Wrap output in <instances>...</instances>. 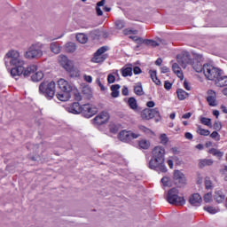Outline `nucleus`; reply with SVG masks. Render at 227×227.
<instances>
[{"instance_id":"nucleus-5","label":"nucleus","mask_w":227,"mask_h":227,"mask_svg":"<svg viewBox=\"0 0 227 227\" xmlns=\"http://www.w3.org/2000/svg\"><path fill=\"white\" fill-rule=\"evenodd\" d=\"M168 201L170 205H176V207H182L185 205V199L178 196V191L176 188H172L168 193Z\"/></svg>"},{"instance_id":"nucleus-47","label":"nucleus","mask_w":227,"mask_h":227,"mask_svg":"<svg viewBox=\"0 0 227 227\" xmlns=\"http://www.w3.org/2000/svg\"><path fill=\"white\" fill-rule=\"evenodd\" d=\"M129 38H131V40H133L134 42H136L137 43H144L145 39L138 37L137 35H134V36H129Z\"/></svg>"},{"instance_id":"nucleus-15","label":"nucleus","mask_w":227,"mask_h":227,"mask_svg":"<svg viewBox=\"0 0 227 227\" xmlns=\"http://www.w3.org/2000/svg\"><path fill=\"white\" fill-rule=\"evenodd\" d=\"M174 180H175L176 185H178V187H182L183 185H185V182H186L185 176L180 170H176L174 172Z\"/></svg>"},{"instance_id":"nucleus-35","label":"nucleus","mask_w":227,"mask_h":227,"mask_svg":"<svg viewBox=\"0 0 227 227\" xmlns=\"http://www.w3.org/2000/svg\"><path fill=\"white\" fill-rule=\"evenodd\" d=\"M118 90H120V85L119 84H115V85L111 86L112 97H114V98H116L119 97L120 91Z\"/></svg>"},{"instance_id":"nucleus-43","label":"nucleus","mask_w":227,"mask_h":227,"mask_svg":"<svg viewBox=\"0 0 227 227\" xmlns=\"http://www.w3.org/2000/svg\"><path fill=\"white\" fill-rule=\"evenodd\" d=\"M160 145H168V142L169 141V138H168V135H166L165 133L160 135Z\"/></svg>"},{"instance_id":"nucleus-25","label":"nucleus","mask_w":227,"mask_h":227,"mask_svg":"<svg viewBox=\"0 0 227 227\" xmlns=\"http://www.w3.org/2000/svg\"><path fill=\"white\" fill-rule=\"evenodd\" d=\"M58 100L60 102H67L70 100V92H60L57 94Z\"/></svg>"},{"instance_id":"nucleus-9","label":"nucleus","mask_w":227,"mask_h":227,"mask_svg":"<svg viewBox=\"0 0 227 227\" xmlns=\"http://www.w3.org/2000/svg\"><path fill=\"white\" fill-rule=\"evenodd\" d=\"M139 133H134L132 131L122 130L119 133V139L124 143H129L132 139H137L139 137Z\"/></svg>"},{"instance_id":"nucleus-48","label":"nucleus","mask_w":227,"mask_h":227,"mask_svg":"<svg viewBox=\"0 0 227 227\" xmlns=\"http://www.w3.org/2000/svg\"><path fill=\"white\" fill-rule=\"evenodd\" d=\"M115 27H117L118 29H123V27H125V22L123 20H116Z\"/></svg>"},{"instance_id":"nucleus-17","label":"nucleus","mask_w":227,"mask_h":227,"mask_svg":"<svg viewBox=\"0 0 227 227\" xmlns=\"http://www.w3.org/2000/svg\"><path fill=\"white\" fill-rule=\"evenodd\" d=\"M67 112L72 114H81L82 113V106L79 102H74L68 106H67Z\"/></svg>"},{"instance_id":"nucleus-38","label":"nucleus","mask_w":227,"mask_h":227,"mask_svg":"<svg viewBox=\"0 0 227 227\" xmlns=\"http://www.w3.org/2000/svg\"><path fill=\"white\" fill-rule=\"evenodd\" d=\"M76 40L80 43H86V42H88V36L84 34H77Z\"/></svg>"},{"instance_id":"nucleus-22","label":"nucleus","mask_w":227,"mask_h":227,"mask_svg":"<svg viewBox=\"0 0 227 227\" xmlns=\"http://www.w3.org/2000/svg\"><path fill=\"white\" fill-rule=\"evenodd\" d=\"M140 132H143L147 137H155V132H153L150 128L146 126L140 125L138 126Z\"/></svg>"},{"instance_id":"nucleus-6","label":"nucleus","mask_w":227,"mask_h":227,"mask_svg":"<svg viewBox=\"0 0 227 227\" xmlns=\"http://www.w3.org/2000/svg\"><path fill=\"white\" fill-rule=\"evenodd\" d=\"M222 70L210 65V64H205L204 65V75L206 79L208 81H215L216 77L219 75L220 72Z\"/></svg>"},{"instance_id":"nucleus-20","label":"nucleus","mask_w":227,"mask_h":227,"mask_svg":"<svg viewBox=\"0 0 227 227\" xmlns=\"http://www.w3.org/2000/svg\"><path fill=\"white\" fill-rule=\"evenodd\" d=\"M192 65L195 72H197L198 74L205 72V65L201 64V62L198 61V59H193Z\"/></svg>"},{"instance_id":"nucleus-30","label":"nucleus","mask_w":227,"mask_h":227,"mask_svg":"<svg viewBox=\"0 0 227 227\" xmlns=\"http://www.w3.org/2000/svg\"><path fill=\"white\" fill-rule=\"evenodd\" d=\"M178 100H185L187 97H189V93H187L184 89H178L176 90Z\"/></svg>"},{"instance_id":"nucleus-61","label":"nucleus","mask_w":227,"mask_h":227,"mask_svg":"<svg viewBox=\"0 0 227 227\" xmlns=\"http://www.w3.org/2000/svg\"><path fill=\"white\" fill-rule=\"evenodd\" d=\"M191 116H192V113H186L184 114H183L182 118L184 120H189V118H191Z\"/></svg>"},{"instance_id":"nucleus-34","label":"nucleus","mask_w":227,"mask_h":227,"mask_svg":"<svg viewBox=\"0 0 227 227\" xmlns=\"http://www.w3.org/2000/svg\"><path fill=\"white\" fill-rule=\"evenodd\" d=\"M104 4H106V0H101L100 2L97 3L96 12L98 17H102V15H104L102 9H100V6H104Z\"/></svg>"},{"instance_id":"nucleus-3","label":"nucleus","mask_w":227,"mask_h":227,"mask_svg":"<svg viewBox=\"0 0 227 227\" xmlns=\"http://www.w3.org/2000/svg\"><path fill=\"white\" fill-rule=\"evenodd\" d=\"M45 45L42 43H35L31 44L28 50L25 52L24 57L27 59H40L43 56V49Z\"/></svg>"},{"instance_id":"nucleus-23","label":"nucleus","mask_w":227,"mask_h":227,"mask_svg":"<svg viewBox=\"0 0 227 227\" xmlns=\"http://www.w3.org/2000/svg\"><path fill=\"white\" fill-rule=\"evenodd\" d=\"M226 198V195L223 192V191L218 190L215 192L214 200L216 203H223Z\"/></svg>"},{"instance_id":"nucleus-52","label":"nucleus","mask_w":227,"mask_h":227,"mask_svg":"<svg viewBox=\"0 0 227 227\" xmlns=\"http://www.w3.org/2000/svg\"><path fill=\"white\" fill-rule=\"evenodd\" d=\"M83 80L85 81V82H89L90 84L93 82V77H91V75L84 74Z\"/></svg>"},{"instance_id":"nucleus-53","label":"nucleus","mask_w":227,"mask_h":227,"mask_svg":"<svg viewBox=\"0 0 227 227\" xmlns=\"http://www.w3.org/2000/svg\"><path fill=\"white\" fill-rule=\"evenodd\" d=\"M96 83L99 86L101 91H106V87L102 84V82H100V78L96 79Z\"/></svg>"},{"instance_id":"nucleus-33","label":"nucleus","mask_w":227,"mask_h":227,"mask_svg":"<svg viewBox=\"0 0 227 227\" xmlns=\"http://www.w3.org/2000/svg\"><path fill=\"white\" fill-rule=\"evenodd\" d=\"M134 91L136 95H138L139 97H141V95H145V91H143V85L141 84V82L136 83L134 87Z\"/></svg>"},{"instance_id":"nucleus-41","label":"nucleus","mask_w":227,"mask_h":227,"mask_svg":"<svg viewBox=\"0 0 227 227\" xmlns=\"http://www.w3.org/2000/svg\"><path fill=\"white\" fill-rule=\"evenodd\" d=\"M144 43L145 45H149L150 47H159V45H160V43H159L157 41L150 39L144 40Z\"/></svg>"},{"instance_id":"nucleus-39","label":"nucleus","mask_w":227,"mask_h":227,"mask_svg":"<svg viewBox=\"0 0 227 227\" xmlns=\"http://www.w3.org/2000/svg\"><path fill=\"white\" fill-rule=\"evenodd\" d=\"M138 145L143 150H148L150 148V141L146 139L140 140Z\"/></svg>"},{"instance_id":"nucleus-57","label":"nucleus","mask_w":227,"mask_h":227,"mask_svg":"<svg viewBox=\"0 0 227 227\" xmlns=\"http://www.w3.org/2000/svg\"><path fill=\"white\" fill-rule=\"evenodd\" d=\"M74 98L75 100H77L78 102L82 100V97L81 96V93L74 91Z\"/></svg>"},{"instance_id":"nucleus-2","label":"nucleus","mask_w":227,"mask_h":227,"mask_svg":"<svg viewBox=\"0 0 227 227\" xmlns=\"http://www.w3.org/2000/svg\"><path fill=\"white\" fill-rule=\"evenodd\" d=\"M166 149L161 145L155 146L152 151V158L149 161V168L157 173H168L165 163Z\"/></svg>"},{"instance_id":"nucleus-29","label":"nucleus","mask_w":227,"mask_h":227,"mask_svg":"<svg viewBox=\"0 0 227 227\" xmlns=\"http://www.w3.org/2000/svg\"><path fill=\"white\" fill-rule=\"evenodd\" d=\"M31 79L34 82H39V81H42L43 79V72L42 71L35 72L31 76Z\"/></svg>"},{"instance_id":"nucleus-32","label":"nucleus","mask_w":227,"mask_h":227,"mask_svg":"<svg viewBox=\"0 0 227 227\" xmlns=\"http://www.w3.org/2000/svg\"><path fill=\"white\" fill-rule=\"evenodd\" d=\"M208 153H211V155H214L217 159H221L224 155V153H223L215 148L209 149Z\"/></svg>"},{"instance_id":"nucleus-26","label":"nucleus","mask_w":227,"mask_h":227,"mask_svg":"<svg viewBox=\"0 0 227 227\" xmlns=\"http://www.w3.org/2000/svg\"><path fill=\"white\" fill-rule=\"evenodd\" d=\"M128 104H129L130 109L135 111V113L139 112V109H137V101L136 100V98H129V100H128Z\"/></svg>"},{"instance_id":"nucleus-28","label":"nucleus","mask_w":227,"mask_h":227,"mask_svg":"<svg viewBox=\"0 0 227 227\" xmlns=\"http://www.w3.org/2000/svg\"><path fill=\"white\" fill-rule=\"evenodd\" d=\"M214 164V160L211 159H202L199 160V167L205 168L207 166H212Z\"/></svg>"},{"instance_id":"nucleus-4","label":"nucleus","mask_w":227,"mask_h":227,"mask_svg":"<svg viewBox=\"0 0 227 227\" xmlns=\"http://www.w3.org/2000/svg\"><path fill=\"white\" fill-rule=\"evenodd\" d=\"M39 91L48 100H51L56 93V82H43L39 85Z\"/></svg>"},{"instance_id":"nucleus-63","label":"nucleus","mask_w":227,"mask_h":227,"mask_svg":"<svg viewBox=\"0 0 227 227\" xmlns=\"http://www.w3.org/2000/svg\"><path fill=\"white\" fill-rule=\"evenodd\" d=\"M122 95L124 97H127V95H129V88H127V87L122 88Z\"/></svg>"},{"instance_id":"nucleus-60","label":"nucleus","mask_w":227,"mask_h":227,"mask_svg":"<svg viewBox=\"0 0 227 227\" xmlns=\"http://www.w3.org/2000/svg\"><path fill=\"white\" fill-rule=\"evenodd\" d=\"M160 70L161 74H168V72H169V68L166 66L161 67Z\"/></svg>"},{"instance_id":"nucleus-21","label":"nucleus","mask_w":227,"mask_h":227,"mask_svg":"<svg viewBox=\"0 0 227 227\" xmlns=\"http://www.w3.org/2000/svg\"><path fill=\"white\" fill-rule=\"evenodd\" d=\"M66 70L68 72L69 77H72L73 79H75L81 75V71H79L77 67H74V63L71 65L69 69Z\"/></svg>"},{"instance_id":"nucleus-19","label":"nucleus","mask_w":227,"mask_h":227,"mask_svg":"<svg viewBox=\"0 0 227 227\" xmlns=\"http://www.w3.org/2000/svg\"><path fill=\"white\" fill-rule=\"evenodd\" d=\"M216 97L217 96L215 94V91L212 90H207V101L208 102L209 106H211L212 107L217 106V103L215 101Z\"/></svg>"},{"instance_id":"nucleus-58","label":"nucleus","mask_w":227,"mask_h":227,"mask_svg":"<svg viewBox=\"0 0 227 227\" xmlns=\"http://www.w3.org/2000/svg\"><path fill=\"white\" fill-rule=\"evenodd\" d=\"M150 76L152 81H155L157 78V71H150Z\"/></svg>"},{"instance_id":"nucleus-10","label":"nucleus","mask_w":227,"mask_h":227,"mask_svg":"<svg viewBox=\"0 0 227 227\" xmlns=\"http://www.w3.org/2000/svg\"><path fill=\"white\" fill-rule=\"evenodd\" d=\"M155 116H160L159 108H145L141 112L142 120H152L153 118H155Z\"/></svg>"},{"instance_id":"nucleus-42","label":"nucleus","mask_w":227,"mask_h":227,"mask_svg":"<svg viewBox=\"0 0 227 227\" xmlns=\"http://www.w3.org/2000/svg\"><path fill=\"white\" fill-rule=\"evenodd\" d=\"M200 123H202V125H206L207 127L212 128V119L210 118L200 117Z\"/></svg>"},{"instance_id":"nucleus-8","label":"nucleus","mask_w":227,"mask_h":227,"mask_svg":"<svg viewBox=\"0 0 227 227\" xmlns=\"http://www.w3.org/2000/svg\"><path fill=\"white\" fill-rule=\"evenodd\" d=\"M58 86L60 91H62L63 93H70L71 91H74V90H75V86L73 85L72 82L63 78H60L58 81Z\"/></svg>"},{"instance_id":"nucleus-16","label":"nucleus","mask_w":227,"mask_h":227,"mask_svg":"<svg viewBox=\"0 0 227 227\" xmlns=\"http://www.w3.org/2000/svg\"><path fill=\"white\" fill-rule=\"evenodd\" d=\"M58 61L59 65H61V67L66 70H70L72 65L74 64V62L68 59V57L65 55H59L58 58Z\"/></svg>"},{"instance_id":"nucleus-50","label":"nucleus","mask_w":227,"mask_h":227,"mask_svg":"<svg viewBox=\"0 0 227 227\" xmlns=\"http://www.w3.org/2000/svg\"><path fill=\"white\" fill-rule=\"evenodd\" d=\"M205 187L206 189H212V181L210 180V177L205 178Z\"/></svg>"},{"instance_id":"nucleus-24","label":"nucleus","mask_w":227,"mask_h":227,"mask_svg":"<svg viewBox=\"0 0 227 227\" xmlns=\"http://www.w3.org/2000/svg\"><path fill=\"white\" fill-rule=\"evenodd\" d=\"M172 70L174 74H176L177 77L181 79V81H184V73L182 72V68L180 67V66H178V64L174 63L172 65Z\"/></svg>"},{"instance_id":"nucleus-56","label":"nucleus","mask_w":227,"mask_h":227,"mask_svg":"<svg viewBox=\"0 0 227 227\" xmlns=\"http://www.w3.org/2000/svg\"><path fill=\"white\" fill-rule=\"evenodd\" d=\"M107 81H108L109 84H113V82H114V81H116V78L114 77V75L109 74L107 77Z\"/></svg>"},{"instance_id":"nucleus-54","label":"nucleus","mask_w":227,"mask_h":227,"mask_svg":"<svg viewBox=\"0 0 227 227\" xmlns=\"http://www.w3.org/2000/svg\"><path fill=\"white\" fill-rule=\"evenodd\" d=\"M222 128H223V125L221 124V121H215L214 123L215 130H220Z\"/></svg>"},{"instance_id":"nucleus-36","label":"nucleus","mask_w":227,"mask_h":227,"mask_svg":"<svg viewBox=\"0 0 227 227\" xmlns=\"http://www.w3.org/2000/svg\"><path fill=\"white\" fill-rule=\"evenodd\" d=\"M66 51L67 52H75L77 51V46L75 45L74 43H67L66 44Z\"/></svg>"},{"instance_id":"nucleus-44","label":"nucleus","mask_w":227,"mask_h":227,"mask_svg":"<svg viewBox=\"0 0 227 227\" xmlns=\"http://www.w3.org/2000/svg\"><path fill=\"white\" fill-rule=\"evenodd\" d=\"M204 210H206V212H208V214H217V212H219L218 208H215L214 207H210V206H206L204 207Z\"/></svg>"},{"instance_id":"nucleus-14","label":"nucleus","mask_w":227,"mask_h":227,"mask_svg":"<svg viewBox=\"0 0 227 227\" xmlns=\"http://www.w3.org/2000/svg\"><path fill=\"white\" fill-rule=\"evenodd\" d=\"M177 63L181 65L183 68H186L188 65H192V60H191L189 53H186L184 55H177Z\"/></svg>"},{"instance_id":"nucleus-64","label":"nucleus","mask_w":227,"mask_h":227,"mask_svg":"<svg viewBox=\"0 0 227 227\" xmlns=\"http://www.w3.org/2000/svg\"><path fill=\"white\" fill-rule=\"evenodd\" d=\"M184 137L186 138V139H192V135L191 134V133H189V132H186L185 134H184Z\"/></svg>"},{"instance_id":"nucleus-31","label":"nucleus","mask_w":227,"mask_h":227,"mask_svg":"<svg viewBox=\"0 0 227 227\" xmlns=\"http://www.w3.org/2000/svg\"><path fill=\"white\" fill-rule=\"evenodd\" d=\"M82 91V94L86 97V98H91V97H93V90L90 86L83 87Z\"/></svg>"},{"instance_id":"nucleus-40","label":"nucleus","mask_w":227,"mask_h":227,"mask_svg":"<svg viewBox=\"0 0 227 227\" xmlns=\"http://www.w3.org/2000/svg\"><path fill=\"white\" fill-rule=\"evenodd\" d=\"M197 134H200V136H210V130L202 129L201 126H198Z\"/></svg>"},{"instance_id":"nucleus-13","label":"nucleus","mask_w":227,"mask_h":227,"mask_svg":"<svg viewBox=\"0 0 227 227\" xmlns=\"http://www.w3.org/2000/svg\"><path fill=\"white\" fill-rule=\"evenodd\" d=\"M215 85L217 88H224V86H227V75L224 74V71H220V74H218V76L215 79Z\"/></svg>"},{"instance_id":"nucleus-18","label":"nucleus","mask_w":227,"mask_h":227,"mask_svg":"<svg viewBox=\"0 0 227 227\" xmlns=\"http://www.w3.org/2000/svg\"><path fill=\"white\" fill-rule=\"evenodd\" d=\"M203 199H201V195L199 193L192 194L189 199V203L192 204V207H200Z\"/></svg>"},{"instance_id":"nucleus-51","label":"nucleus","mask_w":227,"mask_h":227,"mask_svg":"<svg viewBox=\"0 0 227 227\" xmlns=\"http://www.w3.org/2000/svg\"><path fill=\"white\" fill-rule=\"evenodd\" d=\"M124 35H137V30H132L130 28H126L123 30Z\"/></svg>"},{"instance_id":"nucleus-59","label":"nucleus","mask_w":227,"mask_h":227,"mask_svg":"<svg viewBox=\"0 0 227 227\" xmlns=\"http://www.w3.org/2000/svg\"><path fill=\"white\" fill-rule=\"evenodd\" d=\"M133 74H135V75L141 74V68L139 67H135L133 68Z\"/></svg>"},{"instance_id":"nucleus-7","label":"nucleus","mask_w":227,"mask_h":227,"mask_svg":"<svg viewBox=\"0 0 227 227\" xmlns=\"http://www.w3.org/2000/svg\"><path fill=\"white\" fill-rule=\"evenodd\" d=\"M109 51V48L107 46H102L99 48L94 54V57L92 58L91 61L92 63H104L106 59H107V52Z\"/></svg>"},{"instance_id":"nucleus-62","label":"nucleus","mask_w":227,"mask_h":227,"mask_svg":"<svg viewBox=\"0 0 227 227\" xmlns=\"http://www.w3.org/2000/svg\"><path fill=\"white\" fill-rule=\"evenodd\" d=\"M184 88H185L187 91H191V85H189V82H187V81L184 82Z\"/></svg>"},{"instance_id":"nucleus-49","label":"nucleus","mask_w":227,"mask_h":227,"mask_svg":"<svg viewBox=\"0 0 227 227\" xmlns=\"http://www.w3.org/2000/svg\"><path fill=\"white\" fill-rule=\"evenodd\" d=\"M204 201L205 203H210L212 201V193L207 192L204 195Z\"/></svg>"},{"instance_id":"nucleus-46","label":"nucleus","mask_w":227,"mask_h":227,"mask_svg":"<svg viewBox=\"0 0 227 227\" xmlns=\"http://www.w3.org/2000/svg\"><path fill=\"white\" fill-rule=\"evenodd\" d=\"M209 136L215 141H221V135L217 131H213Z\"/></svg>"},{"instance_id":"nucleus-37","label":"nucleus","mask_w":227,"mask_h":227,"mask_svg":"<svg viewBox=\"0 0 227 227\" xmlns=\"http://www.w3.org/2000/svg\"><path fill=\"white\" fill-rule=\"evenodd\" d=\"M121 75L123 77L132 76V67H123L121 69Z\"/></svg>"},{"instance_id":"nucleus-1","label":"nucleus","mask_w":227,"mask_h":227,"mask_svg":"<svg viewBox=\"0 0 227 227\" xmlns=\"http://www.w3.org/2000/svg\"><path fill=\"white\" fill-rule=\"evenodd\" d=\"M4 60L6 66L9 61L12 67H15L11 69V75L16 80L18 79L17 77H20V75H23V77H29L30 74H35V72L38 70V67L35 65H32L25 68L24 65H26V62L20 57V53L15 50L8 51L5 55Z\"/></svg>"},{"instance_id":"nucleus-45","label":"nucleus","mask_w":227,"mask_h":227,"mask_svg":"<svg viewBox=\"0 0 227 227\" xmlns=\"http://www.w3.org/2000/svg\"><path fill=\"white\" fill-rule=\"evenodd\" d=\"M161 184L164 185V187H171V179L168 176H163L161 178Z\"/></svg>"},{"instance_id":"nucleus-27","label":"nucleus","mask_w":227,"mask_h":227,"mask_svg":"<svg viewBox=\"0 0 227 227\" xmlns=\"http://www.w3.org/2000/svg\"><path fill=\"white\" fill-rule=\"evenodd\" d=\"M50 50L53 54H59L61 52V46L58 43H51L50 44Z\"/></svg>"},{"instance_id":"nucleus-12","label":"nucleus","mask_w":227,"mask_h":227,"mask_svg":"<svg viewBox=\"0 0 227 227\" xmlns=\"http://www.w3.org/2000/svg\"><path fill=\"white\" fill-rule=\"evenodd\" d=\"M107 121H109V113L107 112H101L93 119V123L96 125H104Z\"/></svg>"},{"instance_id":"nucleus-11","label":"nucleus","mask_w":227,"mask_h":227,"mask_svg":"<svg viewBox=\"0 0 227 227\" xmlns=\"http://www.w3.org/2000/svg\"><path fill=\"white\" fill-rule=\"evenodd\" d=\"M97 113H98V108H97V106L90 105V104L82 105V114L86 118H91V116H95V114H97Z\"/></svg>"},{"instance_id":"nucleus-55","label":"nucleus","mask_w":227,"mask_h":227,"mask_svg":"<svg viewBox=\"0 0 227 227\" xmlns=\"http://www.w3.org/2000/svg\"><path fill=\"white\" fill-rule=\"evenodd\" d=\"M164 88H165V90H168L169 91V90H171V88H173V84H171V82H169V81H165Z\"/></svg>"}]
</instances>
